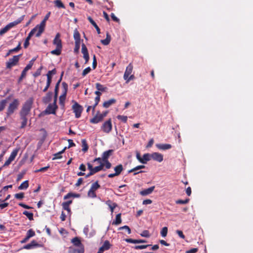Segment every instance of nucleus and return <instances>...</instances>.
<instances>
[{"label":"nucleus","instance_id":"f257e3e1","mask_svg":"<svg viewBox=\"0 0 253 253\" xmlns=\"http://www.w3.org/2000/svg\"><path fill=\"white\" fill-rule=\"evenodd\" d=\"M53 44L56 45V49L51 51L50 53L52 55H59L61 53L62 44L61 40L60 39V34L58 33L53 41Z\"/></svg>","mask_w":253,"mask_h":253},{"label":"nucleus","instance_id":"f03ea898","mask_svg":"<svg viewBox=\"0 0 253 253\" xmlns=\"http://www.w3.org/2000/svg\"><path fill=\"white\" fill-rule=\"evenodd\" d=\"M33 104V98H30L27 100L22 105V108L19 112V115L27 116L30 114Z\"/></svg>","mask_w":253,"mask_h":253},{"label":"nucleus","instance_id":"7ed1b4c3","mask_svg":"<svg viewBox=\"0 0 253 253\" xmlns=\"http://www.w3.org/2000/svg\"><path fill=\"white\" fill-rule=\"evenodd\" d=\"M24 15L19 18L16 21H14L12 22L9 23L7 25H6L4 28L1 29L0 30V35H2L5 33H6L8 31H9L12 27L16 26L18 24L20 23L24 19Z\"/></svg>","mask_w":253,"mask_h":253},{"label":"nucleus","instance_id":"20e7f679","mask_svg":"<svg viewBox=\"0 0 253 253\" xmlns=\"http://www.w3.org/2000/svg\"><path fill=\"white\" fill-rule=\"evenodd\" d=\"M19 101L18 99H14L11 102L7 109L6 115L7 117H9L13 114L15 110H16L19 105Z\"/></svg>","mask_w":253,"mask_h":253},{"label":"nucleus","instance_id":"39448f33","mask_svg":"<svg viewBox=\"0 0 253 253\" xmlns=\"http://www.w3.org/2000/svg\"><path fill=\"white\" fill-rule=\"evenodd\" d=\"M62 85L63 91L62 94L59 97V104L62 108H64L65 101L68 91V84L65 82H63L62 83Z\"/></svg>","mask_w":253,"mask_h":253},{"label":"nucleus","instance_id":"423d86ee","mask_svg":"<svg viewBox=\"0 0 253 253\" xmlns=\"http://www.w3.org/2000/svg\"><path fill=\"white\" fill-rule=\"evenodd\" d=\"M72 102L74 103V104L72 105V108L73 110V112L75 114V117L76 118H79L81 116L84 108L83 106L80 105L76 101L73 100Z\"/></svg>","mask_w":253,"mask_h":253},{"label":"nucleus","instance_id":"0eeeda50","mask_svg":"<svg viewBox=\"0 0 253 253\" xmlns=\"http://www.w3.org/2000/svg\"><path fill=\"white\" fill-rule=\"evenodd\" d=\"M21 56V54L15 55L12 58L9 59L8 61L6 63V68L11 69L12 67L17 65Z\"/></svg>","mask_w":253,"mask_h":253},{"label":"nucleus","instance_id":"6e6552de","mask_svg":"<svg viewBox=\"0 0 253 253\" xmlns=\"http://www.w3.org/2000/svg\"><path fill=\"white\" fill-rule=\"evenodd\" d=\"M45 23L46 21L43 19V20L41 22L40 24L37 25L33 29H35V32L36 33V36L37 37H40L44 31L45 26Z\"/></svg>","mask_w":253,"mask_h":253},{"label":"nucleus","instance_id":"1a4fd4ad","mask_svg":"<svg viewBox=\"0 0 253 253\" xmlns=\"http://www.w3.org/2000/svg\"><path fill=\"white\" fill-rule=\"evenodd\" d=\"M102 131L106 133L110 132L112 129V124L111 119L105 121L101 126Z\"/></svg>","mask_w":253,"mask_h":253},{"label":"nucleus","instance_id":"9d476101","mask_svg":"<svg viewBox=\"0 0 253 253\" xmlns=\"http://www.w3.org/2000/svg\"><path fill=\"white\" fill-rule=\"evenodd\" d=\"M19 150V148H16L12 151L9 157L5 161L4 165H3V167L8 166L11 164V163L15 159V157L17 155Z\"/></svg>","mask_w":253,"mask_h":253},{"label":"nucleus","instance_id":"9b49d317","mask_svg":"<svg viewBox=\"0 0 253 253\" xmlns=\"http://www.w3.org/2000/svg\"><path fill=\"white\" fill-rule=\"evenodd\" d=\"M87 168L89 171H91V172L94 174L95 173L102 170L103 169V168L104 167V164H101L99 166L93 167L92 164L89 163H87Z\"/></svg>","mask_w":253,"mask_h":253},{"label":"nucleus","instance_id":"f8f14e48","mask_svg":"<svg viewBox=\"0 0 253 253\" xmlns=\"http://www.w3.org/2000/svg\"><path fill=\"white\" fill-rule=\"evenodd\" d=\"M58 108L57 104H49L46 109L43 112L44 114H55L56 110Z\"/></svg>","mask_w":253,"mask_h":253},{"label":"nucleus","instance_id":"ddd939ff","mask_svg":"<svg viewBox=\"0 0 253 253\" xmlns=\"http://www.w3.org/2000/svg\"><path fill=\"white\" fill-rule=\"evenodd\" d=\"M33 66V63L32 61L30 62V63L25 67L24 70L22 71L21 73V75L20 77L19 78L18 82L19 83H21L23 80V78H24L26 76L27 72L30 70Z\"/></svg>","mask_w":253,"mask_h":253},{"label":"nucleus","instance_id":"4468645a","mask_svg":"<svg viewBox=\"0 0 253 253\" xmlns=\"http://www.w3.org/2000/svg\"><path fill=\"white\" fill-rule=\"evenodd\" d=\"M71 242L73 244V246L72 247L84 248V245L82 244L80 239L78 237L73 238L71 240Z\"/></svg>","mask_w":253,"mask_h":253},{"label":"nucleus","instance_id":"2eb2a0df","mask_svg":"<svg viewBox=\"0 0 253 253\" xmlns=\"http://www.w3.org/2000/svg\"><path fill=\"white\" fill-rule=\"evenodd\" d=\"M82 52L83 54V57L85 59V63L86 64L89 60V56L87 48L84 43L82 44Z\"/></svg>","mask_w":253,"mask_h":253},{"label":"nucleus","instance_id":"dca6fc26","mask_svg":"<svg viewBox=\"0 0 253 253\" xmlns=\"http://www.w3.org/2000/svg\"><path fill=\"white\" fill-rule=\"evenodd\" d=\"M42 245L40 244H38L35 240H33L31 242L30 244H27L25 245L23 249L26 250H30L35 248L41 247Z\"/></svg>","mask_w":253,"mask_h":253},{"label":"nucleus","instance_id":"f3484780","mask_svg":"<svg viewBox=\"0 0 253 253\" xmlns=\"http://www.w3.org/2000/svg\"><path fill=\"white\" fill-rule=\"evenodd\" d=\"M84 248H76V247H70L68 250V253H84Z\"/></svg>","mask_w":253,"mask_h":253},{"label":"nucleus","instance_id":"a211bd4d","mask_svg":"<svg viewBox=\"0 0 253 253\" xmlns=\"http://www.w3.org/2000/svg\"><path fill=\"white\" fill-rule=\"evenodd\" d=\"M133 70V65L131 63H129L128 65L126 67V71L125 72L124 75V80H126L127 79L130 74H131Z\"/></svg>","mask_w":253,"mask_h":253},{"label":"nucleus","instance_id":"6ab92c4d","mask_svg":"<svg viewBox=\"0 0 253 253\" xmlns=\"http://www.w3.org/2000/svg\"><path fill=\"white\" fill-rule=\"evenodd\" d=\"M145 168V166L144 165L137 166L135 167V168L129 170L128 172L130 173V172H134L133 175H135L138 173L144 172V171H143V170H140L139 171H136L138 170L141 169H144Z\"/></svg>","mask_w":253,"mask_h":253},{"label":"nucleus","instance_id":"aec40b11","mask_svg":"<svg viewBox=\"0 0 253 253\" xmlns=\"http://www.w3.org/2000/svg\"><path fill=\"white\" fill-rule=\"evenodd\" d=\"M151 155V159L158 162H161L163 160V155L157 152L153 153Z\"/></svg>","mask_w":253,"mask_h":253},{"label":"nucleus","instance_id":"412c9836","mask_svg":"<svg viewBox=\"0 0 253 253\" xmlns=\"http://www.w3.org/2000/svg\"><path fill=\"white\" fill-rule=\"evenodd\" d=\"M36 33L35 32V29H32L30 32L29 33L28 37L26 38L25 42L24 43V47L26 48L29 46L30 43L29 41L31 39V37Z\"/></svg>","mask_w":253,"mask_h":253},{"label":"nucleus","instance_id":"4be33fe9","mask_svg":"<svg viewBox=\"0 0 253 253\" xmlns=\"http://www.w3.org/2000/svg\"><path fill=\"white\" fill-rule=\"evenodd\" d=\"M103 119L102 117L100 115L99 111H98L96 115L90 120V122L92 124H97L102 121Z\"/></svg>","mask_w":253,"mask_h":253},{"label":"nucleus","instance_id":"5701e85b","mask_svg":"<svg viewBox=\"0 0 253 253\" xmlns=\"http://www.w3.org/2000/svg\"><path fill=\"white\" fill-rule=\"evenodd\" d=\"M52 96V92L49 91L46 93V95L43 97L42 101L43 103L46 104L49 103L51 100Z\"/></svg>","mask_w":253,"mask_h":253},{"label":"nucleus","instance_id":"b1692460","mask_svg":"<svg viewBox=\"0 0 253 253\" xmlns=\"http://www.w3.org/2000/svg\"><path fill=\"white\" fill-rule=\"evenodd\" d=\"M111 247V245L108 240H106L103 245L99 249L100 252H104L108 250Z\"/></svg>","mask_w":253,"mask_h":253},{"label":"nucleus","instance_id":"393cba45","mask_svg":"<svg viewBox=\"0 0 253 253\" xmlns=\"http://www.w3.org/2000/svg\"><path fill=\"white\" fill-rule=\"evenodd\" d=\"M113 152V150H109L104 152L102 155V161H108L109 158L110 157V156L111 155H112Z\"/></svg>","mask_w":253,"mask_h":253},{"label":"nucleus","instance_id":"a878e982","mask_svg":"<svg viewBox=\"0 0 253 253\" xmlns=\"http://www.w3.org/2000/svg\"><path fill=\"white\" fill-rule=\"evenodd\" d=\"M155 189V186H152L149 188L144 189L140 192V195L142 196H146L151 194Z\"/></svg>","mask_w":253,"mask_h":253},{"label":"nucleus","instance_id":"bb28decb","mask_svg":"<svg viewBox=\"0 0 253 253\" xmlns=\"http://www.w3.org/2000/svg\"><path fill=\"white\" fill-rule=\"evenodd\" d=\"M20 119L21 120V125L20 128H24L27 126L28 123L27 117L26 116L20 115Z\"/></svg>","mask_w":253,"mask_h":253},{"label":"nucleus","instance_id":"cd10ccee","mask_svg":"<svg viewBox=\"0 0 253 253\" xmlns=\"http://www.w3.org/2000/svg\"><path fill=\"white\" fill-rule=\"evenodd\" d=\"M151 159V155L149 153L144 154L143 155V157L142 158L141 161H140V163L143 164H146L147 162L150 161Z\"/></svg>","mask_w":253,"mask_h":253},{"label":"nucleus","instance_id":"c85d7f7f","mask_svg":"<svg viewBox=\"0 0 253 253\" xmlns=\"http://www.w3.org/2000/svg\"><path fill=\"white\" fill-rule=\"evenodd\" d=\"M116 102V100L114 98H112L109 100L105 101L103 104V106L105 108H109L111 105L115 104Z\"/></svg>","mask_w":253,"mask_h":253},{"label":"nucleus","instance_id":"c756f323","mask_svg":"<svg viewBox=\"0 0 253 253\" xmlns=\"http://www.w3.org/2000/svg\"><path fill=\"white\" fill-rule=\"evenodd\" d=\"M105 203L109 207L111 212H113L114 209L117 206V204L116 203H112V202L109 200L107 201Z\"/></svg>","mask_w":253,"mask_h":253},{"label":"nucleus","instance_id":"7c9ffc66","mask_svg":"<svg viewBox=\"0 0 253 253\" xmlns=\"http://www.w3.org/2000/svg\"><path fill=\"white\" fill-rule=\"evenodd\" d=\"M157 147L161 150H168L171 148L172 146L169 144H157Z\"/></svg>","mask_w":253,"mask_h":253},{"label":"nucleus","instance_id":"2f4dec72","mask_svg":"<svg viewBox=\"0 0 253 253\" xmlns=\"http://www.w3.org/2000/svg\"><path fill=\"white\" fill-rule=\"evenodd\" d=\"M88 20L89 22L94 27L96 31L98 34H100V29L99 27L97 26L95 21L92 19V18L90 16H88L87 17Z\"/></svg>","mask_w":253,"mask_h":253},{"label":"nucleus","instance_id":"473e14b6","mask_svg":"<svg viewBox=\"0 0 253 253\" xmlns=\"http://www.w3.org/2000/svg\"><path fill=\"white\" fill-rule=\"evenodd\" d=\"M66 149H67V147H65L61 151L54 154L53 158H52V160L61 159L62 158V154L65 152V151Z\"/></svg>","mask_w":253,"mask_h":253},{"label":"nucleus","instance_id":"72a5a7b5","mask_svg":"<svg viewBox=\"0 0 253 253\" xmlns=\"http://www.w3.org/2000/svg\"><path fill=\"white\" fill-rule=\"evenodd\" d=\"M115 171V174L118 176L119 175L122 171L123 170V167L122 164H120L114 168Z\"/></svg>","mask_w":253,"mask_h":253},{"label":"nucleus","instance_id":"f704fd0d","mask_svg":"<svg viewBox=\"0 0 253 253\" xmlns=\"http://www.w3.org/2000/svg\"><path fill=\"white\" fill-rule=\"evenodd\" d=\"M122 222L121 214L119 213L116 215L115 220L112 222L113 225H119Z\"/></svg>","mask_w":253,"mask_h":253},{"label":"nucleus","instance_id":"c9c22d12","mask_svg":"<svg viewBox=\"0 0 253 253\" xmlns=\"http://www.w3.org/2000/svg\"><path fill=\"white\" fill-rule=\"evenodd\" d=\"M95 86H96V89L100 91L104 92L107 90V87L104 86V85L100 84V83H96Z\"/></svg>","mask_w":253,"mask_h":253},{"label":"nucleus","instance_id":"e433bc0d","mask_svg":"<svg viewBox=\"0 0 253 253\" xmlns=\"http://www.w3.org/2000/svg\"><path fill=\"white\" fill-rule=\"evenodd\" d=\"M73 36L74 39L75 40V42H81L80 34L79 33L77 29L74 30Z\"/></svg>","mask_w":253,"mask_h":253},{"label":"nucleus","instance_id":"4c0bfd02","mask_svg":"<svg viewBox=\"0 0 253 253\" xmlns=\"http://www.w3.org/2000/svg\"><path fill=\"white\" fill-rule=\"evenodd\" d=\"M29 187V181L28 180H26L22 182L20 185L18 187L19 190H24L26 189Z\"/></svg>","mask_w":253,"mask_h":253},{"label":"nucleus","instance_id":"58836bf2","mask_svg":"<svg viewBox=\"0 0 253 253\" xmlns=\"http://www.w3.org/2000/svg\"><path fill=\"white\" fill-rule=\"evenodd\" d=\"M82 146L83 151L85 152L88 150V146L85 139H84L82 140Z\"/></svg>","mask_w":253,"mask_h":253},{"label":"nucleus","instance_id":"ea45409f","mask_svg":"<svg viewBox=\"0 0 253 253\" xmlns=\"http://www.w3.org/2000/svg\"><path fill=\"white\" fill-rule=\"evenodd\" d=\"M100 187V185L98 183V181H96L92 184L90 189L94 191H96Z\"/></svg>","mask_w":253,"mask_h":253},{"label":"nucleus","instance_id":"a19ab883","mask_svg":"<svg viewBox=\"0 0 253 253\" xmlns=\"http://www.w3.org/2000/svg\"><path fill=\"white\" fill-rule=\"evenodd\" d=\"M55 5L58 8H65V7L61 0H55L54 1Z\"/></svg>","mask_w":253,"mask_h":253},{"label":"nucleus","instance_id":"79ce46f5","mask_svg":"<svg viewBox=\"0 0 253 253\" xmlns=\"http://www.w3.org/2000/svg\"><path fill=\"white\" fill-rule=\"evenodd\" d=\"M23 214L26 215L30 220H33L34 219L33 213L32 212H30L27 211H23Z\"/></svg>","mask_w":253,"mask_h":253},{"label":"nucleus","instance_id":"37998d69","mask_svg":"<svg viewBox=\"0 0 253 253\" xmlns=\"http://www.w3.org/2000/svg\"><path fill=\"white\" fill-rule=\"evenodd\" d=\"M79 194H74L72 193H69L64 197V199L66 200L71 197H79Z\"/></svg>","mask_w":253,"mask_h":253},{"label":"nucleus","instance_id":"c03bdc74","mask_svg":"<svg viewBox=\"0 0 253 253\" xmlns=\"http://www.w3.org/2000/svg\"><path fill=\"white\" fill-rule=\"evenodd\" d=\"M168 227H164L161 232H160V233H161V235L163 237H166L167 235V234H168Z\"/></svg>","mask_w":253,"mask_h":253},{"label":"nucleus","instance_id":"a18cd8bd","mask_svg":"<svg viewBox=\"0 0 253 253\" xmlns=\"http://www.w3.org/2000/svg\"><path fill=\"white\" fill-rule=\"evenodd\" d=\"M7 101L6 99H3L0 102V112L4 110Z\"/></svg>","mask_w":253,"mask_h":253},{"label":"nucleus","instance_id":"49530a36","mask_svg":"<svg viewBox=\"0 0 253 253\" xmlns=\"http://www.w3.org/2000/svg\"><path fill=\"white\" fill-rule=\"evenodd\" d=\"M35 235V231L32 229H30L28 230L26 236L30 239V238L34 236Z\"/></svg>","mask_w":253,"mask_h":253},{"label":"nucleus","instance_id":"de8ad7c7","mask_svg":"<svg viewBox=\"0 0 253 253\" xmlns=\"http://www.w3.org/2000/svg\"><path fill=\"white\" fill-rule=\"evenodd\" d=\"M87 195L88 197L92 198H95L96 197V194L95 191L89 189L87 192Z\"/></svg>","mask_w":253,"mask_h":253},{"label":"nucleus","instance_id":"09e8293b","mask_svg":"<svg viewBox=\"0 0 253 253\" xmlns=\"http://www.w3.org/2000/svg\"><path fill=\"white\" fill-rule=\"evenodd\" d=\"M117 118L124 123H126L127 121V117L126 116L118 115Z\"/></svg>","mask_w":253,"mask_h":253},{"label":"nucleus","instance_id":"8fccbe9b","mask_svg":"<svg viewBox=\"0 0 253 253\" xmlns=\"http://www.w3.org/2000/svg\"><path fill=\"white\" fill-rule=\"evenodd\" d=\"M189 202V199H186L184 200H177L175 201V203L177 204H186Z\"/></svg>","mask_w":253,"mask_h":253},{"label":"nucleus","instance_id":"3c124183","mask_svg":"<svg viewBox=\"0 0 253 253\" xmlns=\"http://www.w3.org/2000/svg\"><path fill=\"white\" fill-rule=\"evenodd\" d=\"M81 42H75V46L74 48V52L75 53H78L80 48Z\"/></svg>","mask_w":253,"mask_h":253},{"label":"nucleus","instance_id":"603ef678","mask_svg":"<svg viewBox=\"0 0 253 253\" xmlns=\"http://www.w3.org/2000/svg\"><path fill=\"white\" fill-rule=\"evenodd\" d=\"M14 197L17 199L22 200L24 197V194L23 192L16 193L14 195Z\"/></svg>","mask_w":253,"mask_h":253},{"label":"nucleus","instance_id":"864d4df0","mask_svg":"<svg viewBox=\"0 0 253 253\" xmlns=\"http://www.w3.org/2000/svg\"><path fill=\"white\" fill-rule=\"evenodd\" d=\"M56 70L55 68H54L53 70L48 71L46 77H49L52 78V75L56 74Z\"/></svg>","mask_w":253,"mask_h":253},{"label":"nucleus","instance_id":"5fc2aeb1","mask_svg":"<svg viewBox=\"0 0 253 253\" xmlns=\"http://www.w3.org/2000/svg\"><path fill=\"white\" fill-rule=\"evenodd\" d=\"M62 80V76L61 77L60 79L58 80L57 83H56L55 88H54V93H58V90H59V86L60 83Z\"/></svg>","mask_w":253,"mask_h":253},{"label":"nucleus","instance_id":"6e6d98bb","mask_svg":"<svg viewBox=\"0 0 253 253\" xmlns=\"http://www.w3.org/2000/svg\"><path fill=\"white\" fill-rule=\"evenodd\" d=\"M140 235L142 237L148 238L150 236L149 234V232L148 230H145L142 231V232L140 234Z\"/></svg>","mask_w":253,"mask_h":253},{"label":"nucleus","instance_id":"4d7b16f0","mask_svg":"<svg viewBox=\"0 0 253 253\" xmlns=\"http://www.w3.org/2000/svg\"><path fill=\"white\" fill-rule=\"evenodd\" d=\"M91 71V68L90 67H88L84 69L82 72V76L83 77L85 76L87 74H88Z\"/></svg>","mask_w":253,"mask_h":253},{"label":"nucleus","instance_id":"13d9d810","mask_svg":"<svg viewBox=\"0 0 253 253\" xmlns=\"http://www.w3.org/2000/svg\"><path fill=\"white\" fill-rule=\"evenodd\" d=\"M123 229L126 230L128 234H130L131 233V230H130V228L127 225H125L124 226L120 227L119 228V230H123Z\"/></svg>","mask_w":253,"mask_h":253},{"label":"nucleus","instance_id":"bf43d9fd","mask_svg":"<svg viewBox=\"0 0 253 253\" xmlns=\"http://www.w3.org/2000/svg\"><path fill=\"white\" fill-rule=\"evenodd\" d=\"M20 49H21V43L19 42L18 43V45L15 48L10 49V52H11L12 53L13 52H17Z\"/></svg>","mask_w":253,"mask_h":253},{"label":"nucleus","instance_id":"052dcab7","mask_svg":"<svg viewBox=\"0 0 253 253\" xmlns=\"http://www.w3.org/2000/svg\"><path fill=\"white\" fill-rule=\"evenodd\" d=\"M151 245H137L135 246L134 248L136 250L138 249H144L147 248L148 247L150 246Z\"/></svg>","mask_w":253,"mask_h":253},{"label":"nucleus","instance_id":"680f3d73","mask_svg":"<svg viewBox=\"0 0 253 253\" xmlns=\"http://www.w3.org/2000/svg\"><path fill=\"white\" fill-rule=\"evenodd\" d=\"M104 164V167L106 169H109L111 168L112 164L109 161H103Z\"/></svg>","mask_w":253,"mask_h":253},{"label":"nucleus","instance_id":"e2e57ef3","mask_svg":"<svg viewBox=\"0 0 253 253\" xmlns=\"http://www.w3.org/2000/svg\"><path fill=\"white\" fill-rule=\"evenodd\" d=\"M49 168V166H46L45 167L41 168V169L36 170L35 172H44L46 170H47Z\"/></svg>","mask_w":253,"mask_h":253},{"label":"nucleus","instance_id":"0e129e2a","mask_svg":"<svg viewBox=\"0 0 253 253\" xmlns=\"http://www.w3.org/2000/svg\"><path fill=\"white\" fill-rule=\"evenodd\" d=\"M62 208L64 210L67 211H70V208L69 207V205L63 202L62 204Z\"/></svg>","mask_w":253,"mask_h":253},{"label":"nucleus","instance_id":"69168bd1","mask_svg":"<svg viewBox=\"0 0 253 253\" xmlns=\"http://www.w3.org/2000/svg\"><path fill=\"white\" fill-rule=\"evenodd\" d=\"M97 60L96 59V56L94 54L93 57V62H92V68L93 69H95L96 68L97 66Z\"/></svg>","mask_w":253,"mask_h":253},{"label":"nucleus","instance_id":"338daca9","mask_svg":"<svg viewBox=\"0 0 253 253\" xmlns=\"http://www.w3.org/2000/svg\"><path fill=\"white\" fill-rule=\"evenodd\" d=\"M42 69V67H41L40 68H39L36 72L34 74L33 76L35 77H37L39 76L41 74V70Z\"/></svg>","mask_w":253,"mask_h":253},{"label":"nucleus","instance_id":"774afa93","mask_svg":"<svg viewBox=\"0 0 253 253\" xmlns=\"http://www.w3.org/2000/svg\"><path fill=\"white\" fill-rule=\"evenodd\" d=\"M198 248H192L186 251V253H196L198 252Z\"/></svg>","mask_w":253,"mask_h":253}]
</instances>
